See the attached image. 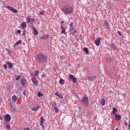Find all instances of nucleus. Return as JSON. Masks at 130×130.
<instances>
[{"label": "nucleus", "mask_w": 130, "mask_h": 130, "mask_svg": "<svg viewBox=\"0 0 130 130\" xmlns=\"http://www.w3.org/2000/svg\"><path fill=\"white\" fill-rule=\"evenodd\" d=\"M37 60L39 63H44L47 61V56L43 53H40L37 56Z\"/></svg>", "instance_id": "nucleus-1"}, {"label": "nucleus", "mask_w": 130, "mask_h": 130, "mask_svg": "<svg viewBox=\"0 0 130 130\" xmlns=\"http://www.w3.org/2000/svg\"><path fill=\"white\" fill-rule=\"evenodd\" d=\"M62 12L65 14H72L74 13V8L71 6H65L62 9Z\"/></svg>", "instance_id": "nucleus-2"}, {"label": "nucleus", "mask_w": 130, "mask_h": 130, "mask_svg": "<svg viewBox=\"0 0 130 130\" xmlns=\"http://www.w3.org/2000/svg\"><path fill=\"white\" fill-rule=\"evenodd\" d=\"M81 103L84 106L88 107L89 106V98L87 96H84L81 99Z\"/></svg>", "instance_id": "nucleus-3"}, {"label": "nucleus", "mask_w": 130, "mask_h": 130, "mask_svg": "<svg viewBox=\"0 0 130 130\" xmlns=\"http://www.w3.org/2000/svg\"><path fill=\"white\" fill-rule=\"evenodd\" d=\"M11 119H12V117H11V115H10L9 114H7L4 116V120L6 122H9V121H10Z\"/></svg>", "instance_id": "nucleus-4"}, {"label": "nucleus", "mask_w": 130, "mask_h": 130, "mask_svg": "<svg viewBox=\"0 0 130 130\" xmlns=\"http://www.w3.org/2000/svg\"><path fill=\"white\" fill-rule=\"evenodd\" d=\"M69 80H72L74 84H75L77 82V78L72 74L69 75Z\"/></svg>", "instance_id": "nucleus-5"}, {"label": "nucleus", "mask_w": 130, "mask_h": 130, "mask_svg": "<svg viewBox=\"0 0 130 130\" xmlns=\"http://www.w3.org/2000/svg\"><path fill=\"white\" fill-rule=\"evenodd\" d=\"M7 9H8L10 11V12H12V13H14L15 14H17L18 13V11L11 6H7Z\"/></svg>", "instance_id": "nucleus-6"}, {"label": "nucleus", "mask_w": 130, "mask_h": 130, "mask_svg": "<svg viewBox=\"0 0 130 130\" xmlns=\"http://www.w3.org/2000/svg\"><path fill=\"white\" fill-rule=\"evenodd\" d=\"M31 81L35 86H37V85H38V81L36 77L31 78Z\"/></svg>", "instance_id": "nucleus-7"}, {"label": "nucleus", "mask_w": 130, "mask_h": 130, "mask_svg": "<svg viewBox=\"0 0 130 130\" xmlns=\"http://www.w3.org/2000/svg\"><path fill=\"white\" fill-rule=\"evenodd\" d=\"M48 38H49V35H43L40 37V39L42 40H46V39H48Z\"/></svg>", "instance_id": "nucleus-8"}, {"label": "nucleus", "mask_w": 130, "mask_h": 130, "mask_svg": "<svg viewBox=\"0 0 130 130\" xmlns=\"http://www.w3.org/2000/svg\"><path fill=\"white\" fill-rule=\"evenodd\" d=\"M101 40V38H99L98 39H96L94 43L96 46H99L100 44V41Z\"/></svg>", "instance_id": "nucleus-9"}, {"label": "nucleus", "mask_w": 130, "mask_h": 130, "mask_svg": "<svg viewBox=\"0 0 130 130\" xmlns=\"http://www.w3.org/2000/svg\"><path fill=\"white\" fill-rule=\"evenodd\" d=\"M26 79L24 77L22 78L20 80V84L22 85V86H25V83H26Z\"/></svg>", "instance_id": "nucleus-10"}, {"label": "nucleus", "mask_w": 130, "mask_h": 130, "mask_svg": "<svg viewBox=\"0 0 130 130\" xmlns=\"http://www.w3.org/2000/svg\"><path fill=\"white\" fill-rule=\"evenodd\" d=\"M12 99L13 102L16 103L17 102V100H18V96L16 95H14L12 96Z\"/></svg>", "instance_id": "nucleus-11"}, {"label": "nucleus", "mask_w": 130, "mask_h": 130, "mask_svg": "<svg viewBox=\"0 0 130 130\" xmlns=\"http://www.w3.org/2000/svg\"><path fill=\"white\" fill-rule=\"evenodd\" d=\"M114 116L117 121H118V120H119L121 118V116L117 114H116V115H114Z\"/></svg>", "instance_id": "nucleus-12"}, {"label": "nucleus", "mask_w": 130, "mask_h": 130, "mask_svg": "<svg viewBox=\"0 0 130 130\" xmlns=\"http://www.w3.org/2000/svg\"><path fill=\"white\" fill-rule=\"evenodd\" d=\"M41 123L40 125L42 126L43 128H44V125H43V122L44 121V118L43 116L41 117Z\"/></svg>", "instance_id": "nucleus-13"}, {"label": "nucleus", "mask_w": 130, "mask_h": 130, "mask_svg": "<svg viewBox=\"0 0 130 130\" xmlns=\"http://www.w3.org/2000/svg\"><path fill=\"white\" fill-rule=\"evenodd\" d=\"M32 29H33V31H34V35H35L36 36H37V35H38V34H39L38 32V30H37V29H36V28H35V27H34L32 28Z\"/></svg>", "instance_id": "nucleus-14"}, {"label": "nucleus", "mask_w": 130, "mask_h": 130, "mask_svg": "<svg viewBox=\"0 0 130 130\" xmlns=\"http://www.w3.org/2000/svg\"><path fill=\"white\" fill-rule=\"evenodd\" d=\"M103 26H104L105 27H106V28H109V25L108 24V21L107 20H106L104 24H103Z\"/></svg>", "instance_id": "nucleus-15"}, {"label": "nucleus", "mask_w": 130, "mask_h": 130, "mask_svg": "<svg viewBox=\"0 0 130 130\" xmlns=\"http://www.w3.org/2000/svg\"><path fill=\"white\" fill-rule=\"evenodd\" d=\"M61 34H66V28L63 27L62 25H61Z\"/></svg>", "instance_id": "nucleus-16"}, {"label": "nucleus", "mask_w": 130, "mask_h": 130, "mask_svg": "<svg viewBox=\"0 0 130 130\" xmlns=\"http://www.w3.org/2000/svg\"><path fill=\"white\" fill-rule=\"evenodd\" d=\"M95 79H96V77L95 76H89L88 77V80L90 81H93Z\"/></svg>", "instance_id": "nucleus-17"}, {"label": "nucleus", "mask_w": 130, "mask_h": 130, "mask_svg": "<svg viewBox=\"0 0 130 130\" xmlns=\"http://www.w3.org/2000/svg\"><path fill=\"white\" fill-rule=\"evenodd\" d=\"M111 48L113 49V50H115V49H117V47L116 46V45H115V44L113 43L111 44Z\"/></svg>", "instance_id": "nucleus-18"}, {"label": "nucleus", "mask_w": 130, "mask_h": 130, "mask_svg": "<svg viewBox=\"0 0 130 130\" xmlns=\"http://www.w3.org/2000/svg\"><path fill=\"white\" fill-rule=\"evenodd\" d=\"M105 99H102L101 100V104L102 106H104L105 105Z\"/></svg>", "instance_id": "nucleus-19"}, {"label": "nucleus", "mask_w": 130, "mask_h": 130, "mask_svg": "<svg viewBox=\"0 0 130 130\" xmlns=\"http://www.w3.org/2000/svg\"><path fill=\"white\" fill-rule=\"evenodd\" d=\"M38 109H39V107L38 106L31 108V110L32 111H37Z\"/></svg>", "instance_id": "nucleus-20"}, {"label": "nucleus", "mask_w": 130, "mask_h": 130, "mask_svg": "<svg viewBox=\"0 0 130 130\" xmlns=\"http://www.w3.org/2000/svg\"><path fill=\"white\" fill-rule=\"evenodd\" d=\"M70 29L71 30V31L74 30V22H72L70 24Z\"/></svg>", "instance_id": "nucleus-21"}, {"label": "nucleus", "mask_w": 130, "mask_h": 130, "mask_svg": "<svg viewBox=\"0 0 130 130\" xmlns=\"http://www.w3.org/2000/svg\"><path fill=\"white\" fill-rule=\"evenodd\" d=\"M116 112H117V109L115 108H113L112 113L113 115H115L116 114Z\"/></svg>", "instance_id": "nucleus-22"}, {"label": "nucleus", "mask_w": 130, "mask_h": 130, "mask_svg": "<svg viewBox=\"0 0 130 130\" xmlns=\"http://www.w3.org/2000/svg\"><path fill=\"white\" fill-rule=\"evenodd\" d=\"M21 25L22 28H26V26H27V24H26V22H23L22 23H21Z\"/></svg>", "instance_id": "nucleus-23"}, {"label": "nucleus", "mask_w": 130, "mask_h": 130, "mask_svg": "<svg viewBox=\"0 0 130 130\" xmlns=\"http://www.w3.org/2000/svg\"><path fill=\"white\" fill-rule=\"evenodd\" d=\"M83 51H85L86 54H89V50H88V48H84Z\"/></svg>", "instance_id": "nucleus-24"}, {"label": "nucleus", "mask_w": 130, "mask_h": 130, "mask_svg": "<svg viewBox=\"0 0 130 130\" xmlns=\"http://www.w3.org/2000/svg\"><path fill=\"white\" fill-rule=\"evenodd\" d=\"M22 41L21 40H19L17 41L14 45V46H17V45H19V44H21Z\"/></svg>", "instance_id": "nucleus-25"}, {"label": "nucleus", "mask_w": 130, "mask_h": 130, "mask_svg": "<svg viewBox=\"0 0 130 130\" xmlns=\"http://www.w3.org/2000/svg\"><path fill=\"white\" fill-rule=\"evenodd\" d=\"M59 84L60 85H63V84H64V80H63V79H60Z\"/></svg>", "instance_id": "nucleus-26"}, {"label": "nucleus", "mask_w": 130, "mask_h": 130, "mask_svg": "<svg viewBox=\"0 0 130 130\" xmlns=\"http://www.w3.org/2000/svg\"><path fill=\"white\" fill-rule=\"evenodd\" d=\"M7 64H8V68H9V69H12V67H13V65L11 63L8 62L7 63Z\"/></svg>", "instance_id": "nucleus-27"}, {"label": "nucleus", "mask_w": 130, "mask_h": 130, "mask_svg": "<svg viewBox=\"0 0 130 130\" xmlns=\"http://www.w3.org/2000/svg\"><path fill=\"white\" fill-rule=\"evenodd\" d=\"M26 23H30L31 22V18H30V17H28L26 18Z\"/></svg>", "instance_id": "nucleus-28"}, {"label": "nucleus", "mask_w": 130, "mask_h": 130, "mask_svg": "<svg viewBox=\"0 0 130 130\" xmlns=\"http://www.w3.org/2000/svg\"><path fill=\"white\" fill-rule=\"evenodd\" d=\"M38 74H39V71L37 70L35 72V77H37L38 76Z\"/></svg>", "instance_id": "nucleus-29"}, {"label": "nucleus", "mask_w": 130, "mask_h": 130, "mask_svg": "<svg viewBox=\"0 0 130 130\" xmlns=\"http://www.w3.org/2000/svg\"><path fill=\"white\" fill-rule=\"evenodd\" d=\"M42 96H43V94L41 93V92H40L38 93V97H42Z\"/></svg>", "instance_id": "nucleus-30"}, {"label": "nucleus", "mask_w": 130, "mask_h": 130, "mask_svg": "<svg viewBox=\"0 0 130 130\" xmlns=\"http://www.w3.org/2000/svg\"><path fill=\"white\" fill-rule=\"evenodd\" d=\"M54 110H55V112L57 113V112H58V111H59L58 108L55 107H54Z\"/></svg>", "instance_id": "nucleus-31"}, {"label": "nucleus", "mask_w": 130, "mask_h": 130, "mask_svg": "<svg viewBox=\"0 0 130 130\" xmlns=\"http://www.w3.org/2000/svg\"><path fill=\"white\" fill-rule=\"evenodd\" d=\"M44 13H45V11L44 10L40 12L39 13V15H44Z\"/></svg>", "instance_id": "nucleus-32"}, {"label": "nucleus", "mask_w": 130, "mask_h": 130, "mask_svg": "<svg viewBox=\"0 0 130 130\" xmlns=\"http://www.w3.org/2000/svg\"><path fill=\"white\" fill-rule=\"evenodd\" d=\"M35 21V18H31L30 19V24H32Z\"/></svg>", "instance_id": "nucleus-33"}, {"label": "nucleus", "mask_w": 130, "mask_h": 130, "mask_svg": "<svg viewBox=\"0 0 130 130\" xmlns=\"http://www.w3.org/2000/svg\"><path fill=\"white\" fill-rule=\"evenodd\" d=\"M21 78V76L19 75L16 78V81H19V79Z\"/></svg>", "instance_id": "nucleus-34"}, {"label": "nucleus", "mask_w": 130, "mask_h": 130, "mask_svg": "<svg viewBox=\"0 0 130 130\" xmlns=\"http://www.w3.org/2000/svg\"><path fill=\"white\" fill-rule=\"evenodd\" d=\"M4 69H5V70H7L8 69V66H7V64H4Z\"/></svg>", "instance_id": "nucleus-35"}, {"label": "nucleus", "mask_w": 130, "mask_h": 130, "mask_svg": "<svg viewBox=\"0 0 130 130\" xmlns=\"http://www.w3.org/2000/svg\"><path fill=\"white\" fill-rule=\"evenodd\" d=\"M6 128L7 129H11V126L9 125H6Z\"/></svg>", "instance_id": "nucleus-36"}, {"label": "nucleus", "mask_w": 130, "mask_h": 130, "mask_svg": "<svg viewBox=\"0 0 130 130\" xmlns=\"http://www.w3.org/2000/svg\"><path fill=\"white\" fill-rule=\"evenodd\" d=\"M16 32L17 33V34H21V30H20V29L17 30V31H16Z\"/></svg>", "instance_id": "nucleus-37"}, {"label": "nucleus", "mask_w": 130, "mask_h": 130, "mask_svg": "<svg viewBox=\"0 0 130 130\" xmlns=\"http://www.w3.org/2000/svg\"><path fill=\"white\" fill-rule=\"evenodd\" d=\"M22 130H31V129H30V128L29 127H25L23 128Z\"/></svg>", "instance_id": "nucleus-38"}, {"label": "nucleus", "mask_w": 130, "mask_h": 130, "mask_svg": "<svg viewBox=\"0 0 130 130\" xmlns=\"http://www.w3.org/2000/svg\"><path fill=\"white\" fill-rule=\"evenodd\" d=\"M55 96H59V94H58V92L55 93Z\"/></svg>", "instance_id": "nucleus-39"}, {"label": "nucleus", "mask_w": 130, "mask_h": 130, "mask_svg": "<svg viewBox=\"0 0 130 130\" xmlns=\"http://www.w3.org/2000/svg\"><path fill=\"white\" fill-rule=\"evenodd\" d=\"M63 57H64L63 55H61L60 57V59H63Z\"/></svg>", "instance_id": "nucleus-40"}, {"label": "nucleus", "mask_w": 130, "mask_h": 130, "mask_svg": "<svg viewBox=\"0 0 130 130\" xmlns=\"http://www.w3.org/2000/svg\"><path fill=\"white\" fill-rule=\"evenodd\" d=\"M44 77H45L44 74L42 75V78H44Z\"/></svg>", "instance_id": "nucleus-41"}, {"label": "nucleus", "mask_w": 130, "mask_h": 130, "mask_svg": "<svg viewBox=\"0 0 130 130\" xmlns=\"http://www.w3.org/2000/svg\"><path fill=\"white\" fill-rule=\"evenodd\" d=\"M76 30H74V32L72 34V35H75V34L76 33Z\"/></svg>", "instance_id": "nucleus-42"}, {"label": "nucleus", "mask_w": 130, "mask_h": 130, "mask_svg": "<svg viewBox=\"0 0 130 130\" xmlns=\"http://www.w3.org/2000/svg\"><path fill=\"white\" fill-rule=\"evenodd\" d=\"M63 23H64V21H61V24L62 26V24H63Z\"/></svg>", "instance_id": "nucleus-43"}, {"label": "nucleus", "mask_w": 130, "mask_h": 130, "mask_svg": "<svg viewBox=\"0 0 130 130\" xmlns=\"http://www.w3.org/2000/svg\"><path fill=\"white\" fill-rule=\"evenodd\" d=\"M128 128H129V129H130V122H129Z\"/></svg>", "instance_id": "nucleus-44"}, {"label": "nucleus", "mask_w": 130, "mask_h": 130, "mask_svg": "<svg viewBox=\"0 0 130 130\" xmlns=\"http://www.w3.org/2000/svg\"><path fill=\"white\" fill-rule=\"evenodd\" d=\"M118 34H119V35L121 36V32H118Z\"/></svg>", "instance_id": "nucleus-45"}, {"label": "nucleus", "mask_w": 130, "mask_h": 130, "mask_svg": "<svg viewBox=\"0 0 130 130\" xmlns=\"http://www.w3.org/2000/svg\"><path fill=\"white\" fill-rule=\"evenodd\" d=\"M22 35H26V32H23Z\"/></svg>", "instance_id": "nucleus-46"}, {"label": "nucleus", "mask_w": 130, "mask_h": 130, "mask_svg": "<svg viewBox=\"0 0 130 130\" xmlns=\"http://www.w3.org/2000/svg\"><path fill=\"white\" fill-rule=\"evenodd\" d=\"M6 51H9V49L6 48Z\"/></svg>", "instance_id": "nucleus-47"}, {"label": "nucleus", "mask_w": 130, "mask_h": 130, "mask_svg": "<svg viewBox=\"0 0 130 130\" xmlns=\"http://www.w3.org/2000/svg\"><path fill=\"white\" fill-rule=\"evenodd\" d=\"M23 95H24V96H25L26 94H25V92H23Z\"/></svg>", "instance_id": "nucleus-48"}, {"label": "nucleus", "mask_w": 130, "mask_h": 130, "mask_svg": "<svg viewBox=\"0 0 130 130\" xmlns=\"http://www.w3.org/2000/svg\"><path fill=\"white\" fill-rule=\"evenodd\" d=\"M7 52H8L9 54H10V50H8V51H7Z\"/></svg>", "instance_id": "nucleus-49"}, {"label": "nucleus", "mask_w": 130, "mask_h": 130, "mask_svg": "<svg viewBox=\"0 0 130 130\" xmlns=\"http://www.w3.org/2000/svg\"><path fill=\"white\" fill-rule=\"evenodd\" d=\"M124 124H125V125H127V122H125Z\"/></svg>", "instance_id": "nucleus-50"}, {"label": "nucleus", "mask_w": 130, "mask_h": 130, "mask_svg": "<svg viewBox=\"0 0 130 130\" xmlns=\"http://www.w3.org/2000/svg\"><path fill=\"white\" fill-rule=\"evenodd\" d=\"M60 98H63V96H62L61 95V96H60Z\"/></svg>", "instance_id": "nucleus-51"}, {"label": "nucleus", "mask_w": 130, "mask_h": 130, "mask_svg": "<svg viewBox=\"0 0 130 130\" xmlns=\"http://www.w3.org/2000/svg\"><path fill=\"white\" fill-rule=\"evenodd\" d=\"M115 130H118V128H116L115 129Z\"/></svg>", "instance_id": "nucleus-52"}, {"label": "nucleus", "mask_w": 130, "mask_h": 130, "mask_svg": "<svg viewBox=\"0 0 130 130\" xmlns=\"http://www.w3.org/2000/svg\"><path fill=\"white\" fill-rule=\"evenodd\" d=\"M33 76V74H31V76Z\"/></svg>", "instance_id": "nucleus-53"}]
</instances>
